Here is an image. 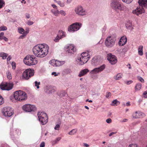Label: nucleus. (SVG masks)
<instances>
[{"label":"nucleus","mask_w":147,"mask_h":147,"mask_svg":"<svg viewBox=\"0 0 147 147\" xmlns=\"http://www.w3.org/2000/svg\"><path fill=\"white\" fill-rule=\"evenodd\" d=\"M49 46L46 44H40L35 46L32 49L34 54L38 57L42 58L48 53Z\"/></svg>","instance_id":"nucleus-1"},{"label":"nucleus","mask_w":147,"mask_h":147,"mask_svg":"<svg viewBox=\"0 0 147 147\" xmlns=\"http://www.w3.org/2000/svg\"><path fill=\"white\" fill-rule=\"evenodd\" d=\"M27 98L28 95L26 92H14L10 97V99L12 102L14 100L22 101L26 100Z\"/></svg>","instance_id":"nucleus-2"},{"label":"nucleus","mask_w":147,"mask_h":147,"mask_svg":"<svg viewBox=\"0 0 147 147\" xmlns=\"http://www.w3.org/2000/svg\"><path fill=\"white\" fill-rule=\"evenodd\" d=\"M111 6L113 10L117 13L124 9L123 6L119 2L116 0H114L112 1L111 3Z\"/></svg>","instance_id":"nucleus-3"},{"label":"nucleus","mask_w":147,"mask_h":147,"mask_svg":"<svg viewBox=\"0 0 147 147\" xmlns=\"http://www.w3.org/2000/svg\"><path fill=\"white\" fill-rule=\"evenodd\" d=\"M36 57L33 55H28L24 59V63L27 65H35L37 63V61L35 60Z\"/></svg>","instance_id":"nucleus-4"},{"label":"nucleus","mask_w":147,"mask_h":147,"mask_svg":"<svg viewBox=\"0 0 147 147\" xmlns=\"http://www.w3.org/2000/svg\"><path fill=\"white\" fill-rule=\"evenodd\" d=\"M90 57V55L88 53H83L78 57L77 61L79 64L83 65L87 62Z\"/></svg>","instance_id":"nucleus-5"},{"label":"nucleus","mask_w":147,"mask_h":147,"mask_svg":"<svg viewBox=\"0 0 147 147\" xmlns=\"http://www.w3.org/2000/svg\"><path fill=\"white\" fill-rule=\"evenodd\" d=\"M37 115L39 121L42 125L46 124L48 121V117L47 114L42 112H38Z\"/></svg>","instance_id":"nucleus-6"},{"label":"nucleus","mask_w":147,"mask_h":147,"mask_svg":"<svg viewBox=\"0 0 147 147\" xmlns=\"http://www.w3.org/2000/svg\"><path fill=\"white\" fill-rule=\"evenodd\" d=\"M116 39L115 37L109 36L106 39L105 41V45L106 47L111 48L113 47L115 44Z\"/></svg>","instance_id":"nucleus-7"},{"label":"nucleus","mask_w":147,"mask_h":147,"mask_svg":"<svg viewBox=\"0 0 147 147\" xmlns=\"http://www.w3.org/2000/svg\"><path fill=\"white\" fill-rule=\"evenodd\" d=\"M81 23L76 22L69 26L68 28V30L70 32H74L79 30L82 26Z\"/></svg>","instance_id":"nucleus-8"},{"label":"nucleus","mask_w":147,"mask_h":147,"mask_svg":"<svg viewBox=\"0 0 147 147\" xmlns=\"http://www.w3.org/2000/svg\"><path fill=\"white\" fill-rule=\"evenodd\" d=\"M34 72L33 70L30 69H27L23 72L22 74V77L26 80H28L34 75Z\"/></svg>","instance_id":"nucleus-9"},{"label":"nucleus","mask_w":147,"mask_h":147,"mask_svg":"<svg viewBox=\"0 0 147 147\" xmlns=\"http://www.w3.org/2000/svg\"><path fill=\"white\" fill-rule=\"evenodd\" d=\"M22 109L25 111L29 112L35 111L36 108L34 105L27 104L22 106Z\"/></svg>","instance_id":"nucleus-10"},{"label":"nucleus","mask_w":147,"mask_h":147,"mask_svg":"<svg viewBox=\"0 0 147 147\" xmlns=\"http://www.w3.org/2000/svg\"><path fill=\"white\" fill-rule=\"evenodd\" d=\"M2 113L5 117H10L12 115L13 112L11 108L5 107L3 109Z\"/></svg>","instance_id":"nucleus-11"},{"label":"nucleus","mask_w":147,"mask_h":147,"mask_svg":"<svg viewBox=\"0 0 147 147\" xmlns=\"http://www.w3.org/2000/svg\"><path fill=\"white\" fill-rule=\"evenodd\" d=\"M13 86V84L10 83H3L0 86L2 90H9L11 89Z\"/></svg>","instance_id":"nucleus-12"},{"label":"nucleus","mask_w":147,"mask_h":147,"mask_svg":"<svg viewBox=\"0 0 147 147\" xmlns=\"http://www.w3.org/2000/svg\"><path fill=\"white\" fill-rule=\"evenodd\" d=\"M75 11L76 14L80 16H84L86 13L85 10L80 6L76 7L75 9Z\"/></svg>","instance_id":"nucleus-13"},{"label":"nucleus","mask_w":147,"mask_h":147,"mask_svg":"<svg viewBox=\"0 0 147 147\" xmlns=\"http://www.w3.org/2000/svg\"><path fill=\"white\" fill-rule=\"evenodd\" d=\"M107 59L112 65L115 64L117 62V59L116 57L114 55H112L111 53L108 54Z\"/></svg>","instance_id":"nucleus-14"},{"label":"nucleus","mask_w":147,"mask_h":147,"mask_svg":"<svg viewBox=\"0 0 147 147\" xmlns=\"http://www.w3.org/2000/svg\"><path fill=\"white\" fill-rule=\"evenodd\" d=\"M49 63L54 66H59L64 63L63 61H61L53 59L51 60Z\"/></svg>","instance_id":"nucleus-15"},{"label":"nucleus","mask_w":147,"mask_h":147,"mask_svg":"<svg viewBox=\"0 0 147 147\" xmlns=\"http://www.w3.org/2000/svg\"><path fill=\"white\" fill-rule=\"evenodd\" d=\"M144 10L142 7L139 6V7H137L136 9L133 11L132 13L134 14H136L137 16H138L140 14H142L143 13H144Z\"/></svg>","instance_id":"nucleus-16"},{"label":"nucleus","mask_w":147,"mask_h":147,"mask_svg":"<svg viewBox=\"0 0 147 147\" xmlns=\"http://www.w3.org/2000/svg\"><path fill=\"white\" fill-rule=\"evenodd\" d=\"M144 116V114L140 111H136L132 114L133 117L135 119L139 118Z\"/></svg>","instance_id":"nucleus-17"},{"label":"nucleus","mask_w":147,"mask_h":147,"mask_svg":"<svg viewBox=\"0 0 147 147\" xmlns=\"http://www.w3.org/2000/svg\"><path fill=\"white\" fill-rule=\"evenodd\" d=\"M105 65H103L100 67L98 68H96L92 70L91 71L92 73H96L102 71L105 68Z\"/></svg>","instance_id":"nucleus-18"},{"label":"nucleus","mask_w":147,"mask_h":147,"mask_svg":"<svg viewBox=\"0 0 147 147\" xmlns=\"http://www.w3.org/2000/svg\"><path fill=\"white\" fill-rule=\"evenodd\" d=\"M76 49L74 45L70 44L66 48V51L68 53H72L76 51Z\"/></svg>","instance_id":"nucleus-19"},{"label":"nucleus","mask_w":147,"mask_h":147,"mask_svg":"<svg viewBox=\"0 0 147 147\" xmlns=\"http://www.w3.org/2000/svg\"><path fill=\"white\" fill-rule=\"evenodd\" d=\"M127 41V39L126 36H123L120 39L119 42V45L120 46L125 45Z\"/></svg>","instance_id":"nucleus-20"},{"label":"nucleus","mask_w":147,"mask_h":147,"mask_svg":"<svg viewBox=\"0 0 147 147\" xmlns=\"http://www.w3.org/2000/svg\"><path fill=\"white\" fill-rule=\"evenodd\" d=\"M139 6L147 7V0H139Z\"/></svg>","instance_id":"nucleus-21"},{"label":"nucleus","mask_w":147,"mask_h":147,"mask_svg":"<svg viewBox=\"0 0 147 147\" xmlns=\"http://www.w3.org/2000/svg\"><path fill=\"white\" fill-rule=\"evenodd\" d=\"M89 71V70L87 69H82L79 73L78 76L80 77L83 76L86 74Z\"/></svg>","instance_id":"nucleus-22"},{"label":"nucleus","mask_w":147,"mask_h":147,"mask_svg":"<svg viewBox=\"0 0 147 147\" xmlns=\"http://www.w3.org/2000/svg\"><path fill=\"white\" fill-rule=\"evenodd\" d=\"M57 35L59 36L61 39L65 37L66 36V33L62 30H59Z\"/></svg>","instance_id":"nucleus-23"},{"label":"nucleus","mask_w":147,"mask_h":147,"mask_svg":"<svg viewBox=\"0 0 147 147\" xmlns=\"http://www.w3.org/2000/svg\"><path fill=\"white\" fill-rule=\"evenodd\" d=\"M51 11L54 15L56 16H58L59 14V11L57 9L55 10L51 9Z\"/></svg>","instance_id":"nucleus-24"},{"label":"nucleus","mask_w":147,"mask_h":147,"mask_svg":"<svg viewBox=\"0 0 147 147\" xmlns=\"http://www.w3.org/2000/svg\"><path fill=\"white\" fill-rule=\"evenodd\" d=\"M143 47L142 45L140 46L138 48V53L140 55H142L143 54Z\"/></svg>","instance_id":"nucleus-25"},{"label":"nucleus","mask_w":147,"mask_h":147,"mask_svg":"<svg viewBox=\"0 0 147 147\" xmlns=\"http://www.w3.org/2000/svg\"><path fill=\"white\" fill-rule=\"evenodd\" d=\"M77 131V129H74L71 130L68 133V134L71 136L73 135L76 134Z\"/></svg>","instance_id":"nucleus-26"},{"label":"nucleus","mask_w":147,"mask_h":147,"mask_svg":"<svg viewBox=\"0 0 147 147\" xmlns=\"http://www.w3.org/2000/svg\"><path fill=\"white\" fill-rule=\"evenodd\" d=\"M120 103V102L119 101L116 99L112 101V103L111 105L112 106H115L119 104Z\"/></svg>","instance_id":"nucleus-27"},{"label":"nucleus","mask_w":147,"mask_h":147,"mask_svg":"<svg viewBox=\"0 0 147 147\" xmlns=\"http://www.w3.org/2000/svg\"><path fill=\"white\" fill-rule=\"evenodd\" d=\"M122 74L120 73L118 74L116 76L114 77V79L116 80H119L122 78Z\"/></svg>","instance_id":"nucleus-28"},{"label":"nucleus","mask_w":147,"mask_h":147,"mask_svg":"<svg viewBox=\"0 0 147 147\" xmlns=\"http://www.w3.org/2000/svg\"><path fill=\"white\" fill-rule=\"evenodd\" d=\"M8 55L3 52L0 53V57H2L3 59H5L6 58Z\"/></svg>","instance_id":"nucleus-29"},{"label":"nucleus","mask_w":147,"mask_h":147,"mask_svg":"<svg viewBox=\"0 0 147 147\" xmlns=\"http://www.w3.org/2000/svg\"><path fill=\"white\" fill-rule=\"evenodd\" d=\"M61 138L60 137L57 138L55 140L52 141V144H55L58 143L61 139Z\"/></svg>","instance_id":"nucleus-30"},{"label":"nucleus","mask_w":147,"mask_h":147,"mask_svg":"<svg viewBox=\"0 0 147 147\" xmlns=\"http://www.w3.org/2000/svg\"><path fill=\"white\" fill-rule=\"evenodd\" d=\"M7 78L9 80L11 79L12 76L11 73L9 71H7L6 73Z\"/></svg>","instance_id":"nucleus-31"},{"label":"nucleus","mask_w":147,"mask_h":147,"mask_svg":"<svg viewBox=\"0 0 147 147\" xmlns=\"http://www.w3.org/2000/svg\"><path fill=\"white\" fill-rule=\"evenodd\" d=\"M142 84L140 83L136 84L135 86V89L136 90H139L141 88Z\"/></svg>","instance_id":"nucleus-32"},{"label":"nucleus","mask_w":147,"mask_h":147,"mask_svg":"<svg viewBox=\"0 0 147 147\" xmlns=\"http://www.w3.org/2000/svg\"><path fill=\"white\" fill-rule=\"evenodd\" d=\"M60 123L56 124L54 127V129L55 130L58 131L60 128Z\"/></svg>","instance_id":"nucleus-33"},{"label":"nucleus","mask_w":147,"mask_h":147,"mask_svg":"<svg viewBox=\"0 0 147 147\" xmlns=\"http://www.w3.org/2000/svg\"><path fill=\"white\" fill-rule=\"evenodd\" d=\"M24 30L22 28H18V32L19 33L22 34L24 33Z\"/></svg>","instance_id":"nucleus-34"},{"label":"nucleus","mask_w":147,"mask_h":147,"mask_svg":"<svg viewBox=\"0 0 147 147\" xmlns=\"http://www.w3.org/2000/svg\"><path fill=\"white\" fill-rule=\"evenodd\" d=\"M57 2V4L60 5V7H64L65 6V4L63 2H62L60 1H58Z\"/></svg>","instance_id":"nucleus-35"},{"label":"nucleus","mask_w":147,"mask_h":147,"mask_svg":"<svg viewBox=\"0 0 147 147\" xmlns=\"http://www.w3.org/2000/svg\"><path fill=\"white\" fill-rule=\"evenodd\" d=\"M5 5V2L3 0H0V9Z\"/></svg>","instance_id":"nucleus-36"},{"label":"nucleus","mask_w":147,"mask_h":147,"mask_svg":"<svg viewBox=\"0 0 147 147\" xmlns=\"http://www.w3.org/2000/svg\"><path fill=\"white\" fill-rule=\"evenodd\" d=\"M7 29V27L4 26H1L0 27V31H2L6 30Z\"/></svg>","instance_id":"nucleus-37"},{"label":"nucleus","mask_w":147,"mask_h":147,"mask_svg":"<svg viewBox=\"0 0 147 147\" xmlns=\"http://www.w3.org/2000/svg\"><path fill=\"white\" fill-rule=\"evenodd\" d=\"M132 24L130 22H127L126 24V27L127 28H130L131 27Z\"/></svg>","instance_id":"nucleus-38"},{"label":"nucleus","mask_w":147,"mask_h":147,"mask_svg":"<svg viewBox=\"0 0 147 147\" xmlns=\"http://www.w3.org/2000/svg\"><path fill=\"white\" fill-rule=\"evenodd\" d=\"M60 39H61L57 35L56 37L54 40V41L55 42H58Z\"/></svg>","instance_id":"nucleus-39"},{"label":"nucleus","mask_w":147,"mask_h":147,"mask_svg":"<svg viewBox=\"0 0 147 147\" xmlns=\"http://www.w3.org/2000/svg\"><path fill=\"white\" fill-rule=\"evenodd\" d=\"M40 84V82H38L37 81H36L35 82V86H36L37 89H38L39 88V85Z\"/></svg>","instance_id":"nucleus-40"},{"label":"nucleus","mask_w":147,"mask_h":147,"mask_svg":"<svg viewBox=\"0 0 147 147\" xmlns=\"http://www.w3.org/2000/svg\"><path fill=\"white\" fill-rule=\"evenodd\" d=\"M122 1L126 3L129 4L131 3L133 0H122Z\"/></svg>","instance_id":"nucleus-41"},{"label":"nucleus","mask_w":147,"mask_h":147,"mask_svg":"<svg viewBox=\"0 0 147 147\" xmlns=\"http://www.w3.org/2000/svg\"><path fill=\"white\" fill-rule=\"evenodd\" d=\"M4 102L3 99L2 97L0 95V105H2Z\"/></svg>","instance_id":"nucleus-42"},{"label":"nucleus","mask_w":147,"mask_h":147,"mask_svg":"<svg viewBox=\"0 0 147 147\" xmlns=\"http://www.w3.org/2000/svg\"><path fill=\"white\" fill-rule=\"evenodd\" d=\"M128 147H139L136 144H130Z\"/></svg>","instance_id":"nucleus-43"},{"label":"nucleus","mask_w":147,"mask_h":147,"mask_svg":"<svg viewBox=\"0 0 147 147\" xmlns=\"http://www.w3.org/2000/svg\"><path fill=\"white\" fill-rule=\"evenodd\" d=\"M106 97L107 98H110L111 96V92H107L105 94Z\"/></svg>","instance_id":"nucleus-44"},{"label":"nucleus","mask_w":147,"mask_h":147,"mask_svg":"<svg viewBox=\"0 0 147 147\" xmlns=\"http://www.w3.org/2000/svg\"><path fill=\"white\" fill-rule=\"evenodd\" d=\"M59 13H60L61 15H63L64 16H65L66 14L65 12L63 10L60 11H59Z\"/></svg>","instance_id":"nucleus-45"},{"label":"nucleus","mask_w":147,"mask_h":147,"mask_svg":"<svg viewBox=\"0 0 147 147\" xmlns=\"http://www.w3.org/2000/svg\"><path fill=\"white\" fill-rule=\"evenodd\" d=\"M138 80L144 83V79L141 77H138Z\"/></svg>","instance_id":"nucleus-46"},{"label":"nucleus","mask_w":147,"mask_h":147,"mask_svg":"<svg viewBox=\"0 0 147 147\" xmlns=\"http://www.w3.org/2000/svg\"><path fill=\"white\" fill-rule=\"evenodd\" d=\"M34 24V22L30 21H28L27 23V24L29 26L32 25Z\"/></svg>","instance_id":"nucleus-47"},{"label":"nucleus","mask_w":147,"mask_h":147,"mask_svg":"<svg viewBox=\"0 0 147 147\" xmlns=\"http://www.w3.org/2000/svg\"><path fill=\"white\" fill-rule=\"evenodd\" d=\"M59 74H60L59 73H57L56 72H52V73L51 74L52 75H54L55 76H58Z\"/></svg>","instance_id":"nucleus-48"},{"label":"nucleus","mask_w":147,"mask_h":147,"mask_svg":"<svg viewBox=\"0 0 147 147\" xmlns=\"http://www.w3.org/2000/svg\"><path fill=\"white\" fill-rule=\"evenodd\" d=\"M133 82V81L131 80H130L129 81H125V84H127V85L130 84L132 83Z\"/></svg>","instance_id":"nucleus-49"},{"label":"nucleus","mask_w":147,"mask_h":147,"mask_svg":"<svg viewBox=\"0 0 147 147\" xmlns=\"http://www.w3.org/2000/svg\"><path fill=\"white\" fill-rule=\"evenodd\" d=\"M4 35V33L3 32H1L0 33V39H3V37Z\"/></svg>","instance_id":"nucleus-50"},{"label":"nucleus","mask_w":147,"mask_h":147,"mask_svg":"<svg viewBox=\"0 0 147 147\" xmlns=\"http://www.w3.org/2000/svg\"><path fill=\"white\" fill-rule=\"evenodd\" d=\"M142 96L144 98H147V92H143Z\"/></svg>","instance_id":"nucleus-51"},{"label":"nucleus","mask_w":147,"mask_h":147,"mask_svg":"<svg viewBox=\"0 0 147 147\" xmlns=\"http://www.w3.org/2000/svg\"><path fill=\"white\" fill-rule=\"evenodd\" d=\"M112 120L110 118L107 119L106 120V122L108 123H110L111 122Z\"/></svg>","instance_id":"nucleus-52"},{"label":"nucleus","mask_w":147,"mask_h":147,"mask_svg":"<svg viewBox=\"0 0 147 147\" xmlns=\"http://www.w3.org/2000/svg\"><path fill=\"white\" fill-rule=\"evenodd\" d=\"M12 68L13 69H15L16 67V65L15 63L14 62H12Z\"/></svg>","instance_id":"nucleus-53"},{"label":"nucleus","mask_w":147,"mask_h":147,"mask_svg":"<svg viewBox=\"0 0 147 147\" xmlns=\"http://www.w3.org/2000/svg\"><path fill=\"white\" fill-rule=\"evenodd\" d=\"M45 146V143L44 142H42L40 144V147H44Z\"/></svg>","instance_id":"nucleus-54"},{"label":"nucleus","mask_w":147,"mask_h":147,"mask_svg":"<svg viewBox=\"0 0 147 147\" xmlns=\"http://www.w3.org/2000/svg\"><path fill=\"white\" fill-rule=\"evenodd\" d=\"M51 6L53 8L55 9H57V6L55 4H52L51 5Z\"/></svg>","instance_id":"nucleus-55"},{"label":"nucleus","mask_w":147,"mask_h":147,"mask_svg":"<svg viewBox=\"0 0 147 147\" xmlns=\"http://www.w3.org/2000/svg\"><path fill=\"white\" fill-rule=\"evenodd\" d=\"M117 132H111V133H110L109 134V136H111L113 135H114V134H116V133Z\"/></svg>","instance_id":"nucleus-56"},{"label":"nucleus","mask_w":147,"mask_h":147,"mask_svg":"<svg viewBox=\"0 0 147 147\" xmlns=\"http://www.w3.org/2000/svg\"><path fill=\"white\" fill-rule=\"evenodd\" d=\"M23 34L22 35L20 36V37H19V38H23V37H24L26 36V35H25V34H24V33H23L22 34Z\"/></svg>","instance_id":"nucleus-57"},{"label":"nucleus","mask_w":147,"mask_h":147,"mask_svg":"<svg viewBox=\"0 0 147 147\" xmlns=\"http://www.w3.org/2000/svg\"><path fill=\"white\" fill-rule=\"evenodd\" d=\"M29 30L28 29L26 30L25 31H24V33L25 35H26L27 34L29 33Z\"/></svg>","instance_id":"nucleus-58"},{"label":"nucleus","mask_w":147,"mask_h":147,"mask_svg":"<svg viewBox=\"0 0 147 147\" xmlns=\"http://www.w3.org/2000/svg\"><path fill=\"white\" fill-rule=\"evenodd\" d=\"M59 93H60V94H58L60 95V97H62L64 95V92H59Z\"/></svg>","instance_id":"nucleus-59"},{"label":"nucleus","mask_w":147,"mask_h":147,"mask_svg":"<svg viewBox=\"0 0 147 147\" xmlns=\"http://www.w3.org/2000/svg\"><path fill=\"white\" fill-rule=\"evenodd\" d=\"M3 39H4L5 41H7L8 40V38H7L5 36H3Z\"/></svg>","instance_id":"nucleus-60"},{"label":"nucleus","mask_w":147,"mask_h":147,"mask_svg":"<svg viewBox=\"0 0 147 147\" xmlns=\"http://www.w3.org/2000/svg\"><path fill=\"white\" fill-rule=\"evenodd\" d=\"M26 16L27 18L28 19L30 18V14L28 13H26Z\"/></svg>","instance_id":"nucleus-61"},{"label":"nucleus","mask_w":147,"mask_h":147,"mask_svg":"<svg viewBox=\"0 0 147 147\" xmlns=\"http://www.w3.org/2000/svg\"><path fill=\"white\" fill-rule=\"evenodd\" d=\"M11 57L10 56H8V57L7 58V61H9L11 59Z\"/></svg>","instance_id":"nucleus-62"},{"label":"nucleus","mask_w":147,"mask_h":147,"mask_svg":"<svg viewBox=\"0 0 147 147\" xmlns=\"http://www.w3.org/2000/svg\"><path fill=\"white\" fill-rule=\"evenodd\" d=\"M128 121V119H124L122 121V122H125L127 121Z\"/></svg>","instance_id":"nucleus-63"},{"label":"nucleus","mask_w":147,"mask_h":147,"mask_svg":"<svg viewBox=\"0 0 147 147\" xmlns=\"http://www.w3.org/2000/svg\"><path fill=\"white\" fill-rule=\"evenodd\" d=\"M84 145L85 146H86V147H89V145L86 143H84Z\"/></svg>","instance_id":"nucleus-64"}]
</instances>
